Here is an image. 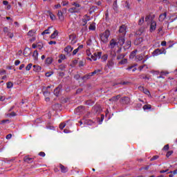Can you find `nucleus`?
Wrapping results in <instances>:
<instances>
[{
  "instance_id": "33",
  "label": "nucleus",
  "mask_w": 177,
  "mask_h": 177,
  "mask_svg": "<svg viewBox=\"0 0 177 177\" xmlns=\"http://www.w3.org/2000/svg\"><path fill=\"white\" fill-rule=\"evenodd\" d=\"M50 28H53V26H50L48 28V29L43 31L41 32V35H45V34H50V32H49V30H50Z\"/></svg>"
},
{
  "instance_id": "51",
  "label": "nucleus",
  "mask_w": 177,
  "mask_h": 177,
  "mask_svg": "<svg viewBox=\"0 0 177 177\" xmlns=\"http://www.w3.org/2000/svg\"><path fill=\"white\" fill-rule=\"evenodd\" d=\"M162 150H164L165 151H167V150H169V145H165L162 148Z\"/></svg>"
},
{
  "instance_id": "63",
  "label": "nucleus",
  "mask_w": 177,
  "mask_h": 177,
  "mask_svg": "<svg viewBox=\"0 0 177 177\" xmlns=\"http://www.w3.org/2000/svg\"><path fill=\"white\" fill-rule=\"evenodd\" d=\"M6 139H8V140L12 139V134H11V133L8 134V135L6 136Z\"/></svg>"
},
{
  "instance_id": "9",
  "label": "nucleus",
  "mask_w": 177,
  "mask_h": 177,
  "mask_svg": "<svg viewBox=\"0 0 177 177\" xmlns=\"http://www.w3.org/2000/svg\"><path fill=\"white\" fill-rule=\"evenodd\" d=\"M121 100L123 104H129L131 103V99L129 97H123Z\"/></svg>"
},
{
  "instance_id": "34",
  "label": "nucleus",
  "mask_w": 177,
  "mask_h": 177,
  "mask_svg": "<svg viewBox=\"0 0 177 177\" xmlns=\"http://www.w3.org/2000/svg\"><path fill=\"white\" fill-rule=\"evenodd\" d=\"M136 62H142L143 60V55H139L136 57Z\"/></svg>"
},
{
  "instance_id": "31",
  "label": "nucleus",
  "mask_w": 177,
  "mask_h": 177,
  "mask_svg": "<svg viewBox=\"0 0 177 177\" xmlns=\"http://www.w3.org/2000/svg\"><path fill=\"white\" fill-rule=\"evenodd\" d=\"M57 35H59V32L57 30H55L53 33L51 35L50 38L55 39V38H56Z\"/></svg>"
},
{
  "instance_id": "39",
  "label": "nucleus",
  "mask_w": 177,
  "mask_h": 177,
  "mask_svg": "<svg viewBox=\"0 0 177 177\" xmlns=\"http://www.w3.org/2000/svg\"><path fill=\"white\" fill-rule=\"evenodd\" d=\"M58 70H61V71H64L66 70V65L61 64L58 66Z\"/></svg>"
},
{
  "instance_id": "37",
  "label": "nucleus",
  "mask_w": 177,
  "mask_h": 177,
  "mask_svg": "<svg viewBox=\"0 0 177 177\" xmlns=\"http://www.w3.org/2000/svg\"><path fill=\"white\" fill-rule=\"evenodd\" d=\"M113 9L117 10L118 9V5L117 4V0H115L113 4Z\"/></svg>"
},
{
  "instance_id": "17",
  "label": "nucleus",
  "mask_w": 177,
  "mask_h": 177,
  "mask_svg": "<svg viewBox=\"0 0 177 177\" xmlns=\"http://www.w3.org/2000/svg\"><path fill=\"white\" fill-rule=\"evenodd\" d=\"M24 161L25 162H27L28 164H31V162H32V161H34V158H29L28 156H25L24 158Z\"/></svg>"
},
{
  "instance_id": "42",
  "label": "nucleus",
  "mask_w": 177,
  "mask_h": 177,
  "mask_svg": "<svg viewBox=\"0 0 177 177\" xmlns=\"http://www.w3.org/2000/svg\"><path fill=\"white\" fill-rule=\"evenodd\" d=\"M7 88L8 89H10L11 88H13V83H12V82H7Z\"/></svg>"
},
{
  "instance_id": "5",
  "label": "nucleus",
  "mask_w": 177,
  "mask_h": 177,
  "mask_svg": "<svg viewBox=\"0 0 177 177\" xmlns=\"http://www.w3.org/2000/svg\"><path fill=\"white\" fill-rule=\"evenodd\" d=\"M124 44H125V36H122L120 35L118 39V45H119L120 46H122Z\"/></svg>"
},
{
  "instance_id": "29",
  "label": "nucleus",
  "mask_w": 177,
  "mask_h": 177,
  "mask_svg": "<svg viewBox=\"0 0 177 177\" xmlns=\"http://www.w3.org/2000/svg\"><path fill=\"white\" fill-rule=\"evenodd\" d=\"M126 70H127V71H131V70H132L133 73H135L136 68H135V65H133L127 67Z\"/></svg>"
},
{
  "instance_id": "59",
  "label": "nucleus",
  "mask_w": 177,
  "mask_h": 177,
  "mask_svg": "<svg viewBox=\"0 0 177 177\" xmlns=\"http://www.w3.org/2000/svg\"><path fill=\"white\" fill-rule=\"evenodd\" d=\"M167 174H173V175H177V169L174 170V171H170L169 172H167Z\"/></svg>"
},
{
  "instance_id": "26",
  "label": "nucleus",
  "mask_w": 177,
  "mask_h": 177,
  "mask_svg": "<svg viewBox=\"0 0 177 177\" xmlns=\"http://www.w3.org/2000/svg\"><path fill=\"white\" fill-rule=\"evenodd\" d=\"M37 32L36 30H30L28 32V37H34V35Z\"/></svg>"
},
{
  "instance_id": "4",
  "label": "nucleus",
  "mask_w": 177,
  "mask_h": 177,
  "mask_svg": "<svg viewBox=\"0 0 177 177\" xmlns=\"http://www.w3.org/2000/svg\"><path fill=\"white\" fill-rule=\"evenodd\" d=\"M177 28V17L174 19V20L169 22L167 25V28L169 30H171L172 28Z\"/></svg>"
},
{
  "instance_id": "18",
  "label": "nucleus",
  "mask_w": 177,
  "mask_h": 177,
  "mask_svg": "<svg viewBox=\"0 0 177 177\" xmlns=\"http://www.w3.org/2000/svg\"><path fill=\"white\" fill-rule=\"evenodd\" d=\"M76 113H84L85 111V106H80L75 109Z\"/></svg>"
},
{
  "instance_id": "53",
  "label": "nucleus",
  "mask_w": 177,
  "mask_h": 177,
  "mask_svg": "<svg viewBox=\"0 0 177 177\" xmlns=\"http://www.w3.org/2000/svg\"><path fill=\"white\" fill-rule=\"evenodd\" d=\"M73 78L75 80H76L77 81H78V80H80V78H81V76L79 74H76L74 75Z\"/></svg>"
},
{
  "instance_id": "61",
  "label": "nucleus",
  "mask_w": 177,
  "mask_h": 177,
  "mask_svg": "<svg viewBox=\"0 0 177 177\" xmlns=\"http://www.w3.org/2000/svg\"><path fill=\"white\" fill-rule=\"evenodd\" d=\"M125 7L127 8V9H131V7L129 6V3H128V1H126L125 2Z\"/></svg>"
},
{
  "instance_id": "27",
  "label": "nucleus",
  "mask_w": 177,
  "mask_h": 177,
  "mask_svg": "<svg viewBox=\"0 0 177 177\" xmlns=\"http://www.w3.org/2000/svg\"><path fill=\"white\" fill-rule=\"evenodd\" d=\"M139 89H142L144 93H145V95H150V91H149V90H147V88H145L144 86H140L138 87Z\"/></svg>"
},
{
  "instance_id": "52",
  "label": "nucleus",
  "mask_w": 177,
  "mask_h": 177,
  "mask_svg": "<svg viewBox=\"0 0 177 177\" xmlns=\"http://www.w3.org/2000/svg\"><path fill=\"white\" fill-rule=\"evenodd\" d=\"M42 48H44V44L42 43L37 44V49H39V50H41Z\"/></svg>"
},
{
  "instance_id": "25",
  "label": "nucleus",
  "mask_w": 177,
  "mask_h": 177,
  "mask_svg": "<svg viewBox=\"0 0 177 177\" xmlns=\"http://www.w3.org/2000/svg\"><path fill=\"white\" fill-rule=\"evenodd\" d=\"M102 73L101 69H97L95 70L93 72L91 73V75H92L93 77V75H99V73Z\"/></svg>"
},
{
  "instance_id": "12",
  "label": "nucleus",
  "mask_w": 177,
  "mask_h": 177,
  "mask_svg": "<svg viewBox=\"0 0 177 177\" xmlns=\"http://www.w3.org/2000/svg\"><path fill=\"white\" fill-rule=\"evenodd\" d=\"M60 89H62V85H59L54 89V95L55 96H59V94L60 93Z\"/></svg>"
},
{
  "instance_id": "20",
  "label": "nucleus",
  "mask_w": 177,
  "mask_h": 177,
  "mask_svg": "<svg viewBox=\"0 0 177 177\" xmlns=\"http://www.w3.org/2000/svg\"><path fill=\"white\" fill-rule=\"evenodd\" d=\"M73 49H74V48L71 47V46H68L64 48V52H66L67 55H68V53L73 52Z\"/></svg>"
},
{
  "instance_id": "54",
  "label": "nucleus",
  "mask_w": 177,
  "mask_h": 177,
  "mask_svg": "<svg viewBox=\"0 0 177 177\" xmlns=\"http://www.w3.org/2000/svg\"><path fill=\"white\" fill-rule=\"evenodd\" d=\"M158 156L156 155V156H153L151 158V161H154L156 160H158Z\"/></svg>"
},
{
  "instance_id": "3",
  "label": "nucleus",
  "mask_w": 177,
  "mask_h": 177,
  "mask_svg": "<svg viewBox=\"0 0 177 177\" xmlns=\"http://www.w3.org/2000/svg\"><path fill=\"white\" fill-rule=\"evenodd\" d=\"M100 57H102V52H95L91 55V57H88L87 60H93V62H96V60L100 59Z\"/></svg>"
},
{
  "instance_id": "47",
  "label": "nucleus",
  "mask_w": 177,
  "mask_h": 177,
  "mask_svg": "<svg viewBox=\"0 0 177 177\" xmlns=\"http://www.w3.org/2000/svg\"><path fill=\"white\" fill-rule=\"evenodd\" d=\"M17 115V114L15 111L11 112L10 113L8 114V117H16Z\"/></svg>"
},
{
  "instance_id": "6",
  "label": "nucleus",
  "mask_w": 177,
  "mask_h": 177,
  "mask_svg": "<svg viewBox=\"0 0 177 177\" xmlns=\"http://www.w3.org/2000/svg\"><path fill=\"white\" fill-rule=\"evenodd\" d=\"M119 32L121 34L120 35L125 37L127 35V26L125 25H122L120 27Z\"/></svg>"
},
{
  "instance_id": "58",
  "label": "nucleus",
  "mask_w": 177,
  "mask_h": 177,
  "mask_svg": "<svg viewBox=\"0 0 177 177\" xmlns=\"http://www.w3.org/2000/svg\"><path fill=\"white\" fill-rule=\"evenodd\" d=\"M39 156H40V157H45L46 154L45 153V152L41 151L39 153Z\"/></svg>"
},
{
  "instance_id": "16",
  "label": "nucleus",
  "mask_w": 177,
  "mask_h": 177,
  "mask_svg": "<svg viewBox=\"0 0 177 177\" xmlns=\"http://www.w3.org/2000/svg\"><path fill=\"white\" fill-rule=\"evenodd\" d=\"M91 77H93L92 75H91V73L85 75L84 76L82 77V81H84V82L88 81V80L91 79Z\"/></svg>"
},
{
  "instance_id": "32",
  "label": "nucleus",
  "mask_w": 177,
  "mask_h": 177,
  "mask_svg": "<svg viewBox=\"0 0 177 177\" xmlns=\"http://www.w3.org/2000/svg\"><path fill=\"white\" fill-rule=\"evenodd\" d=\"M53 62V58L52 57H47L46 59V64H52Z\"/></svg>"
},
{
  "instance_id": "21",
  "label": "nucleus",
  "mask_w": 177,
  "mask_h": 177,
  "mask_svg": "<svg viewBox=\"0 0 177 177\" xmlns=\"http://www.w3.org/2000/svg\"><path fill=\"white\" fill-rule=\"evenodd\" d=\"M167 19V12H164L159 16V21H163Z\"/></svg>"
},
{
  "instance_id": "48",
  "label": "nucleus",
  "mask_w": 177,
  "mask_h": 177,
  "mask_svg": "<svg viewBox=\"0 0 177 177\" xmlns=\"http://www.w3.org/2000/svg\"><path fill=\"white\" fill-rule=\"evenodd\" d=\"M93 109L95 113H99V111H100V107L99 106H94Z\"/></svg>"
},
{
  "instance_id": "45",
  "label": "nucleus",
  "mask_w": 177,
  "mask_h": 177,
  "mask_svg": "<svg viewBox=\"0 0 177 177\" xmlns=\"http://www.w3.org/2000/svg\"><path fill=\"white\" fill-rule=\"evenodd\" d=\"M31 67H32V64H28L26 67V71H30V70H31Z\"/></svg>"
},
{
  "instance_id": "8",
  "label": "nucleus",
  "mask_w": 177,
  "mask_h": 177,
  "mask_svg": "<svg viewBox=\"0 0 177 177\" xmlns=\"http://www.w3.org/2000/svg\"><path fill=\"white\" fill-rule=\"evenodd\" d=\"M165 52V53H164ZM162 53H165V50H163V51H161V50L157 48L156 49L153 53V56H158V55H162Z\"/></svg>"
},
{
  "instance_id": "13",
  "label": "nucleus",
  "mask_w": 177,
  "mask_h": 177,
  "mask_svg": "<svg viewBox=\"0 0 177 177\" xmlns=\"http://www.w3.org/2000/svg\"><path fill=\"white\" fill-rule=\"evenodd\" d=\"M84 17H87V19H82V22H83V27H85V26H86V24H88V21H89L91 20V18H89V16H88V15H85Z\"/></svg>"
},
{
  "instance_id": "43",
  "label": "nucleus",
  "mask_w": 177,
  "mask_h": 177,
  "mask_svg": "<svg viewBox=\"0 0 177 177\" xmlns=\"http://www.w3.org/2000/svg\"><path fill=\"white\" fill-rule=\"evenodd\" d=\"M128 63L127 59H122L120 62L119 64H127Z\"/></svg>"
},
{
  "instance_id": "19",
  "label": "nucleus",
  "mask_w": 177,
  "mask_h": 177,
  "mask_svg": "<svg viewBox=\"0 0 177 177\" xmlns=\"http://www.w3.org/2000/svg\"><path fill=\"white\" fill-rule=\"evenodd\" d=\"M143 42V37H139L137 38L135 41H134V44L135 45H140L141 43Z\"/></svg>"
},
{
  "instance_id": "49",
  "label": "nucleus",
  "mask_w": 177,
  "mask_h": 177,
  "mask_svg": "<svg viewBox=\"0 0 177 177\" xmlns=\"http://www.w3.org/2000/svg\"><path fill=\"white\" fill-rule=\"evenodd\" d=\"M43 95L44 96H49V95H50V92H49L48 90H46L45 91H43Z\"/></svg>"
},
{
  "instance_id": "30",
  "label": "nucleus",
  "mask_w": 177,
  "mask_h": 177,
  "mask_svg": "<svg viewBox=\"0 0 177 177\" xmlns=\"http://www.w3.org/2000/svg\"><path fill=\"white\" fill-rule=\"evenodd\" d=\"M145 32V28H140L137 32L136 35H142Z\"/></svg>"
},
{
  "instance_id": "35",
  "label": "nucleus",
  "mask_w": 177,
  "mask_h": 177,
  "mask_svg": "<svg viewBox=\"0 0 177 177\" xmlns=\"http://www.w3.org/2000/svg\"><path fill=\"white\" fill-rule=\"evenodd\" d=\"M33 71L38 72V71H41V66H38V65H34L33 66Z\"/></svg>"
},
{
  "instance_id": "38",
  "label": "nucleus",
  "mask_w": 177,
  "mask_h": 177,
  "mask_svg": "<svg viewBox=\"0 0 177 177\" xmlns=\"http://www.w3.org/2000/svg\"><path fill=\"white\" fill-rule=\"evenodd\" d=\"M86 106H93L94 102L92 101V100H88L86 102Z\"/></svg>"
},
{
  "instance_id": "50",
  "label": "nucleus",
  "mask_w": 177,
  "mask_h": 177,
  "mask_svg": "<svg viewBox=\"0 0 177 177\" xmlns=\"http://www.w3.org/2000/svg\"><path fill=\"white\" fill-rule=\"evenodd\" d=\"M173 153L174 151H169L166 154V157L168 158L170 156H172Z\"/></svg>"
},
{
  "instance_id": "40",
  "label": "nucleus",
  "mask_w": 177,
  "mask_h": 177,
  "mask_svg": "<svg viewBox=\"0 0 177 177\" xmlns=\"http://www.w3.org/2000/svg\"><path fill=\"white\" fill-rule=\"evenodd\" d=\"M88 30H91V31H95V30H96V26H95V24H91L88 27Z\"/></svg>"
},
{
  "instance_id": "28",
  "label": "nucleus",
  "mask_w": 177,
  "mask_h": 177,
  "mask_svg": "<svg viewBox=\"0 0 177 177\" xmlns=\"http://www.w3.org/2000/svg\"><path fill=\"white\" fill-rule=\"evenodd\" d=\"M32 57L34 58V60H38V50H35L33 52Z\"/></svg>"
},
{
  "instance_id": "44",
  "label": "nucleus",
  "mask_w": 177,
  "mask_h": 177,
  "mask_svg": "<svg viewBox=\"0 0 177 177\" xmlns=\"http://www.w3.org/2000/svg\"><path fill=\"white\" fill-rule=\"evenodd\" d=\"M124 57H125V54H120L118 55L117 59L118 60H121V59H122Z\"/></svg>"
},
{
  "instance_id": "62",
  "label": "nucleus",
  "mask_w": 177,
  "mask_h": 177,
  "mask_svg": "<svg viewBox=\"0 0 177 177\" xmlns=\"http://www.w3.org/2000/svg\"><path fill=\"white\" fill-rule=\"evenodd\" d=\"M79 50H79L78 48L75 49V50H73V56L75 55L76 53H78V51H79Z\"/></svg>"
},
{
  "instance_id": "23",
  "label": "nucleus",
  "mask_w": 177,
  "mask_h": 177,
  "mask_svg": "<svg viewBox=\"0 0 177 177\" xmlns=\"http://www.w3.org/2000/svg\"><path fill=\"white\" fill-rule=\"evenodd\" d=\"M57 16L61 21H63V20H64V16L63 15V12H62V10H58Z\"/></svg>"
},
{
  "instance_id": "41",
  "label": "nucleus",
  "mask_w": 177,
  "mask_h": 177,
  "mask_svg": "<svg viewBox=\"0 0 177 177\" xmlns=\"http://www.w3.org/2000/svg\"><path fill=\"white\" fill-rule=\"evenodd\" d=\"M143 110H150L151 109V105L150 104H145L142 107Z\"/></svg>"
},
{
  "instance_id": "56",
  "label": "nucleus",
  "mask_w": 177,
  "mask_h": 177,
  "mask_svg": "<svg viewBox=\"0 0 177 177\" xmlns=\"http://www.w3.org/2000/svg\"><path fill=\"white\" fill-rule=\"evenodd\" d=\"M86 55L88 57L92 55V53H91V50H89V49H87L86 50Z\"/></svg>"
},
{
  "instance_id": "14",
  "label": "nucleus",
  "mask_w": 177,
  "mask_h": 177,
  "mask_svg": "<svg viewBox=\"0 0 177 177\" xmlns=\"http://www.w3.org/2000/svg\"><path fill=\"white\" fill-rule=\"evenodd\" d=\"M131 45H132V41H127L125 43L124 47H123V48H124V50H127L129 49V48H131Z\"/></svg>"
},
{
  "instance_id": "57",
  "label": "nucleus",
  "mask_w": 177,
  "mask_h": 177,
  "mask_svg": "<svg viewBox=\"0 0 177 177\" xmlns=\"http://www.w3.org/2000/svg\"><path fill=\"white\" fill-rule=\"evenodd\" d=\"M65 127H66V124L65 123H61L59 124V129H64Z\"/></svg>"
},
{
  "instance_id": "60",
  "label": "nucleus",
  "mask_w": 177,
  "mask_h": 177,
  "mask_svg": "<svg viewBox=\"0 0 177 177\" xmlns=\"http://www.w3.org/2000/svg\"><path fill=\"white\" fill-rule=\"evenodd\" d=\"M6 74V71L2 69V70H0V75H3Z\"/></svg>"
},
{
  "instance_id": "64",
  "label": "nucleus",
  "mask_w": 177,
  "mask_h": 177,
  "mask_svg": "<svg viewBox=\"0 0 177 177\" xmlns=\"http://www.w3.org/2000/svg\"><path fill=\"white\" fill-rule=\"evenodd\" d=\"M59 58L62 59V60H65V59H66V55L62 54V55L59 56Z\"/></svg>"
},
{
  "instance_id": "10",
  "label": "nucleus",
  "mask_w": 177,
  "mask_h": 177,
  "mask_svg": "<svg viewBox=\"0 0 177 177\" xmlns=\"http://www.w3.org/2000/svg\"><path fill=\"white\" fill-rule=\"evenodd\" d=\"M59 168L62 174H66V172H68V168L62 164H59Z\"/></svg>"
},
{
  "instance_id": "36",
  "label": "nucleus",
  "mask_w": 177,
  "mask_h": 177,
  "mask_svg": "<svg viewBox=\"0 0 177 177\" xmlns=\"http://www.w3.org/2000/svg\"><path fill=\"white\" fill-rule=\"evenodd\" d=\"M108 57H109V55H107V54H105V55H102V56L100 57V59H101V60H102V62H106V61L107 60Z\"/></svg>"
},
{
  "instance_id": "11",
  "label": "nucleus",
  "mask_w": 177,
  "mask_h": 177,
  "mask_svg": "<svg viewBox=\"0 0 177 177\" xmlns=\"http://www.w3.org/2000/svg\"><path fill=\"white\" fill-rule=\"evenodd\" d=\"M156 28H157V23L156 21H151V26H150V32H153V31H155Z\"/></svg>"
},
{
  "instance_id": "7",
  "label": "nucleus",
  "mask_w": 177,
  "mask_h": 177,
  "mask_svg": "<svg viewBox=\"0 0 177 177\" xmlns=\"http://www.w3.org/2000/svg\"><path fill=\"white\" fill-rule=\"evenodd\" d=\"M115 46H118V43L115 39H112L109 42V47L111 49H114Z\"/></svg>"
},
{
  "instance_id": "2",
  "label": "nucleus",
  "mask_w": 177,
  "mask_h": 177,
  "mask_svg": "<svg viewBox=\"0 0 177 177\" xmlns=\"http://www.w3.org/2000/svg\"><path fill=\"white\" fill-rule=\"evenodd\" d=\"M100 37L102 42H103L104 44H107V42H109V37H110V30H105L100 35Z\"/></svg>"
},
{
  "instance_id": "15",
  "label": "nucleus",
  "mask_w": 177,
  "mask_h": 177,
  "mask_svg": "<svg viewBox=\"0 0 177 177\" xmlns=\"http://www.w3.org/2000/svg\"><path fill=\"white\" fill-rule=\"evenodd\" d=\"M69 39L72 45H74V44H77V40L75 39V36H74V35H70Z\"/></svg>"
},
{
  "instance_id": "24",
  "label": "nucleus",
  "mask_w": 177,
  "mask_h": 177,
  "mask_svg": "<svg viewBox=\"0 0 177 177\" xmlns=\"http://www.w3.org/2000/svg\"><path fill=\"white\" fill-rule=\"evenodd\" d=\"M136 53H138V50L132 51L129 55V59H134L136 57Z\"/></svg>"
},
{
  "instance_id": "46",
  "label": "nucleus",
  "mask_w": 177,
  "mask_h": 177,
  "mask_svg": "<svg viewBox=\"0 0 177 177\" xmlns=\"http://www.w3.org/2000/svg\"><path fill=\"white\" fill-rule=\"evenodd\" d=\"M145 23V17H142L140 20L138 21L139 26H142V24Z\"/></svg>"
},
{
  "instance_id": "22",
  "label": "nucleus",
  "mask_w": 177,
  "mask_h": 177,
  "mask_svg": "<svg viewBox=\"0 0 177 177\" xmlns=\"http://www.w3.org/2000/svg\"><path fill=\"white\" fill-rule=\"evenodd\" d=\"M120 97H121V95H118L116 96H113L111 98L109 99V102H117L118 100V99H120Z\"/></svg>"
},
{
  "instance_id": "55",
  "label": "nucleus",
  "mask_w": 177,
  "mask_h": 177,
  "mask_svg": "<svg viewBox=\"0 0 177 177\" xmlns=\"http://www.w3.org/2000/svg\"><path fill=\"white\" fill-rule=\"evenodd\" d=\"M50 18L51 19V20H55L56 19V17L52 12H50Z\"/></svg>"
},
{
  "instance_id": "1",
  "label": "nucleus",
  "mask_w": 177,
  "mask_h": 177,
  "mask_svg": "<svg viewBox=\"0 0 177 177\" xmlns=\"http://www.w3.org/2000/svg\"><path fill=\"white\" fill-rule=\"evenodd\" d=\"M72 7L68 10L69 13H81V5L77 2L72 3Z\"/></svg>"
}]
</instances>
